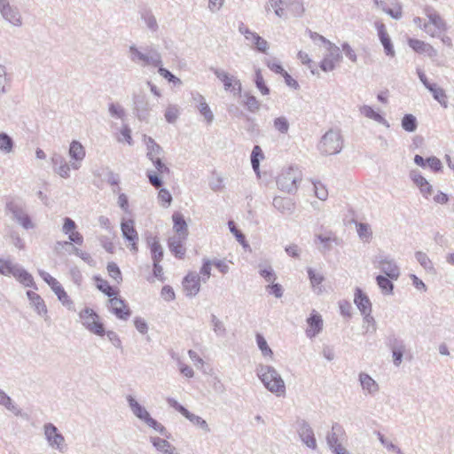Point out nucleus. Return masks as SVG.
Masks as SVG:
<instances>
[{
	"label": "nucleus",
	"mask_w": 454,
	"mask_h": 454,
	"mask_svg": "<svg viewBox=\"0 0 454 454\" xmlns=\"http://www.w3.org/2000/svg\"><path fill=\"white\" fill-rule=\"evenodd\" d=\"M51 162L57 175L65 179L70 177V166L61 154L54 153L51 157Z\"/></svg>",
	"instance_id": "obj_20"
},
{
	"label": "nucleus",
	"mask_w": 454,
	"mask_h": 454,
	"mask_svg": "<svg viewBox=\"0 0 454 454\" xmlns=\"http://www.w3.org/2000/svg\"><path fill=\"white\" fill-rule=\"evenodd\" d=\"M82 325L90 333L103 336L105 335L104 325L98 321V315L90 308H85L79 313Z\"/></svg>",
	"instance_id": "obj_7"
},
{
	"label": "nucleus",
	"mask_w": 454,
	"mask_h": 454,
	"mask_svg": "<svg viewBox=\"0 0 454 454\" xmlns=\"http://www.w3.org/2000/svg\"><path fill=\"white\" fill-rule=\"evenodd\" d=\"M109 114L117 119H123L125 117L124 108L118 103H110L108 106Z\"/></svg>",
	"instance_id": "obj_60"
},
{
	"label": "nucleus",
	"mask_w": 454,
	"mask_h": 454,
	"mask_svg": "<svg viewBox=\"0 0 454 454\" xmlns=\"http://www.w3.org/2000/svg\"><path fill=\"white\" fill-rule=\"evenodd\" d=\"M0 14L4 20L15 27L22 26V18L17 6L8 4L0 9Z\"/></svg>",
	"instance_id": "obj_22"
},
{
	"label": "nucleus",
	"mask_w": 454,
	"mask_h": 454,
	"mask_svg": "<svg viewBox=\"0 0 454 454\" xmlns=\"http://www.w3.org/2000/svg\"><path fill=\"white\" fill-rule=\"evenodd\" d=\"M309 328L306 330V335L309 338H314L323 329V319L322 317L315 310L310 314L307 319Z\"/></svg>",
	"instance_id": "obj_24"
},
{
	"label": "nucleus",
	"mask_w": 454,
	"mask_h": 454,
	"mask_svg": "<svg viewBox=\"0 0 454 454\" xmlns=\"http://www.w3.org/2000/svg\"><path fill=\"white\" fill-rule=\"evenodd\" d=\"M192 102L195 104V107L199 110L200 114L205 118L207 124H211L214 121V114L207 105L205 98L197 91L191 93Z\"/></svg>",
	"instance_id": "obj_19"
},
{
	"label": "nucleus",
	"mask_w": 454,
	"mask_h": 454,
	"mask_svg": "<svg viewBox=\"0 0 454 454\" xmlns=\"http://www.w3.org/2000/svg\"><path fill=\"white\" fill-rule=\"evenodd\" d=\"M408 45L417 53L422 54L425 53L426 49L428 47L429 43L419 39L410 38L408 40Z\"/></svg>",
	"instance_id": "obj_58"
},
{
	"label": "nucleus",
	"mask_w": 454,
	"mask_h": 454,
	"mask_svg": "<svg viewBox=\"0 0 454 454\" xmlns=\"http://www.w3.org/2000/svg\"><path fill=\"white\" fill-rule=\"evenodd\" d=\"M27 295L28 300L30 301V303L34 306L35 311L39 315H46L47 314L48 310H47L45 302L38 294H36L33 291H27Z\"/></svg>",
	"instance_id": "obj_34"
},
{
	"label": "nucleus",
	"mask_w": 454,
	"mask_h": 454,
	"mask_svg": "<svg viewBox=\"0 0 454 454\" xmlns=\"http://www.w3.org/2000/svg\"><path fill=\"white\" fill-rule=\"evenodd\" d=\"M127 401L133 414L142 421H145L150 416L146 409L139 404L132 395H128Z\"/></svg>",
	"instance_id": "obj_35"
},
{
	"label": "nucleus",
	"mask_w": 454,
	"mask_h": 454,
	"mask_svg": "<svg viewBox=\"0 0 454 454\" xmlns=\"http://www.w3.org/2000/svg\"><path fill=\"white\" fill-rule=\"evenodd\" d=\"M343 138L339 129H331L321 137L317 148L323 155H334L340 153Z\"/></svg>",
	"instance_id": "obj_3"
},
{
	"label": "nucleus",
	"mask_w": 454,
	"mask_h": 454,
	"mask_svg": "<svg viewBox=\"0 0 454 454\" xmlns=\"http://www.w3.org/2000/svg\"><path fill=\"white\" fill-rule=\"evenodd\" d=\"M307 272L312 287L319 286L325 280L324 276L316 272L312 268H308Z\"/></svg>",
	"instance_id": "obj_62"
},
{
	"label": "nucleus",
	"mask_w": 454,
	"mask_h": 454,
	"mask_svg": "<svg viewBox=\"0 0 454 454\" xmlns=\"http://www.w3.org/2000/svg\"><path fill=\"white\" fill-rule=\"evenodd\" d=\"M375 27L377 28L378 35L381 44L383 45L386 55L391 58L395 57V52L394 50V46L391 38L387 32L385 25L381 22L377 21L375 22Z\"/></svg>",
	"instance_id": "obj_21"
},
{
	"label": "nucleus",
	"mask_w": 454,
	"mask_h": 454,
	"mask_svg": "<svg viewBox=\"0 0 454 454\" xmlns=\"http://www.w3.org/2000/svg\"><path fill=\"white\" fill-rule=\"evenodd\" d=\"M247 41L250 42L251 46L259 52L266 53L269 49L268 42L255 32L252 33Z\"/></svg>",
	"instance_id": "obj_41"
},
{
	"label": "nucleus",
	"mask_w": 454,
	"mask_h": 454,
	"mask_svg": "<svg viewBox=\"0 0 454 454\" xmlns=\"http://www.w3.org/2000/svg\"><path fill=\"white\" fill-rule=\"evenodd\" d=\"M356 228L359 238L364 242H369L372 237L370 225L368 223H358Z\"/></svg>",
	"instance_id": "obj_55"
},
{
	"label": "nucleus",
	"mask_w": 454,
	"mask_h": 454,
	"mask_svg": "<svg viewBox=\"0 0 454 454\" xmlns=\"http://www.w3.org/2000/svg\"><path fill=\"white\" fill-rule=\"evenodd\" d=\"M211 324L213 331L216 335L224 336L226 334V328L223 323L214 314L211 315Z\"/></svg>",
	"instance_id": "obj_59"
},
{
	"label": "nucleus",
	"mask_w": 454,
	"mask_h": 454,
	"mask_svg": "<svg viewBox=\"0 0 454 454\" xmlns=\"http://www.w3.org/2000/svg\"><path fill=\"white\" fill-rule=\"evenodd\" d=\"M121 230L122 232L123 238L129 242L130 250L136 254L138 251L137 242H138V233L135 229L134 221L123 220L121 223Z\"/></svg>",
	"instance_id": "obj_14"
},
{
	"label": "nucleus",
	"mask_w": 454,
	"mask_h": 454,
	"mask_svg": "<svg viewBox=\"0 0 454 454\" xmlns=\"http://www.w3.org/2000/svg\"><path fill=\"white\" fill-rule=\"evenodd\" d=\"M184 292L188 297H194L200 290V276L195 272H189L182 282Z\"/></svg>",
	"instance_id": "obj_15"
},
{
	"label": "nucleus",
	"mask_w": 454,
	"mask_h": 454,
	"mask_svg": "<svg viewBox=\"0 0 454 454\" xmlns=\"http://www.w3.org/2000/svg\"><path fill=\"white\" fill-rule=\"evenodd\" d=\"M148 247H150L153 262H161L163 258V248L160 244L157 237H148L146 239Z\"/></svg>",
	"instance_id": "obj_29"
},
{
	"label": "nucleus",
	"mask_w": 454,
	"mask_h": 454,
	"mask_svg": "<svg viewBox=\"0 0 454 454\" xmlns=\"http://www.w3.org/2000/svg\"><path fill=\"white\" fill-rule=\"evenodd\" d=\"M380 270L391 279L396 280L400 276V269L394 259L387 255L378 257Z\"/></svg>",
	"instance_id": "obj_18"
},
{
	"label": "nucleus",
	"mask_w": 454,
	"mask_h": 454,
	"mask_svg": "<svg viewBox=\"0 0 454 454\" xmlns=\"http://www.w3.org/2000/svg\"><path fill=\"white\" fill-rule=\"evenodd\" d=\"M254 82L262 95L267 96L270 94V88L266 85L260 68L255 69Z\"/></svg>",
	"instance_id": "obj_51"
},
{
	"label": "nucleus",
	"mask_w": 454,
	"mask_h": 454,
	"mask_svg": "<svg viewBox=\"0 0 454 454\" xmlns=\"http://www.w3.org/2000/svg\"><path fill=\"white\" fill-rule=\"evenodd\" d=\"M424 12L429 22L423 24V30L430 36L440 37V34L448 30L447 23L432 6H426Z\"/></svg>",
	"instance_id": "obj_5"
},
{
	"label": "nucleus",
	"mask_w": 454,
	"mask_h": 454,
	"mask_svg": "<svg viewBox=\"0 0 454 454\" xmlns=\"http://www.w3.org/2000/svg\"><path fill=\"white\" fill-rule=\"evenodd\" d=\"M256 343L263 356L272 357L273 352L261 333L256 334Z\"/></svg>",
	"instance_id": "obj_57"
},
{
	"label": "nucleus",
	"mask_w": 454,
	"mask_h": 454,
	"mask_svg": "<svg viewBox=\"0 0 454 454\" xmlns=\"http://www.w3.org/2000/svg\"><path fill=\"white\" fill-rule=\"evenodd\" d=\"M255 372L268 391L275 394L277 396L285 395V382L273 366L260 364L256 366Z\"/></svg>",
	"instance_id": "obj_1"
},
{
	"label": "nucleus",
	"mask_w": 454,
	"mask_h": 454,
	"mask_svg": "<svg viewBox=\"0 0 454 454\" xmlns=\"http://www.w3.org/2000/svg\"><path fill=\"white\" fill-rule=\"evenodd\" d=\"M144 142L146 146V157L150 160L163 156L164 151L162 147L159 144H157L153 137L145 135Z\"/></svg>",
	"instance_id": "obj_26"
},
{
	"label": "nucleus",
	"mask_w": 454,
	"mask_h": 454,
	"mask_svg": "<svg viewBox=\"0 0 454 454\" xmlns=\"http://www.w3.org/2000/svg\"><path fill=\"white\" fill-rule=\"evenodd\" d=\"M94 279L96 281L98 289L107 295L110 299L117 294L118 292L115 291L106 280L103 279L99 276H95Z\"/></svg>",
	"instance_id": "obj_43"
},
{
	"label": "nucleus",
	"mask_w": 454,
	"mask_h": 454,
	"mask_svg": "<svg viewBox=\"0 0 454 454\" xmlns=\"http://www.w3.org/2000/svg\"><path fill=\"white\" fill-rule=\"evenodd\" d=\"M141 19L152 32H156L159 29V26L155 16L151 10H144L141 12Z\"/></svg>",
	"instance_id": "obj_44"
},
{
	"label": "nucleus",
	"mask_w": 454,
	"mask_h": 454,
	"mask_svg": "<svg viewBox=\"0 0 454 454\" xmlns=\"http://www.w3.org/2000/svg\"><path fill=\"white\" fill-rule=\"evenodd\" d=\"M301 180V173L297 167H289L283 170L277 178L278 188L288 193L296 192L298 183Z\"/></svg>",
	"instance_id": "obj_6"
},
{
	"label": "nucleus",
	"mask_w": 454,
	"mask_h": 454,
	"mask_svg": "<svg viewBox=\"0 0 454 454\" xmlns=\"http://www.w3.org/2000/svg\"><path fill=\"white\" fill-rule=\"evenodd\" d=\"M428 90L431 92L434 100H436L443 108L448 107V96L445 90L439 87L436 83H434Z\"/></svg>",
	"instance_id": "obj_38"
},
{
	"label": "nucleus",
	"mask_w": 454,
	"mask_h": 454,
	"mask_svg": "<svg viewBox=\"0 0 454 454\" xmlns=\"http://www.w3.org/2000/svg\"><path fill=\"white\" fill-rule=\"evenodd\" d=\"M359 381L362 388L370 395H375L380 387L378 383L367 373H359Z\"/></svg>",
	"instance_id": "obj_30"
},
{
	"label": "nucleus",
	"mask_w": 454,
	"mask_h": 454,
	"mask_svg": "<svg viewBox=\"0 0 454 454\" xmlns=\"http://www.w3.org/2000/svg\"><path fill=\"white\" fill-rule=\"evenodd\" d=\"M109 304L110 311L115 315L117 318L125 321L129 319L131 315V310L129 309L125 300L114 296L113 298L109 299Z\"/></svg>",
	"instance_id": "obj_17"
},
{
	"label": "nucleus",
	"mask_w": 454,
	"mask_h": 454,
	"mask_svg": "<svg viewBox=\"0 0 454 454\" xmlns=\"http://www.w3.org/2000/svg\"><path fill=\"white\" fill-rule=\"evenodd\" d=\"M354 302L357 309L360 310L361 314L367 311H372V302L369 297L359 287L356 288Z\"/></svg>",
	"instance_id": "obj_28"
},
{
	"label": "nucleus",
	"mask_w": 454,
	"mask_h": 454,
	"mask_svg": "<svg viewBox=\"0 0 454 454\" xmlns=\"http://www.w3.org/2000/svg\"><path fill=\"white\" fill-rule=\"evenodd\" d=\"M272 206L282 215H291L295 210V203L292 199L286 197H274Z\"/></svg>",
	"instance_id": "obj_23"
},
{
	"label": "nucleus",
	"mask_w": 454,
	"mask_h": 454,
	"mask_svg": "<svg viewBox=\"0 0 454 454\" xmlns=\"http://www.w3.org/2000/svg\"><path fill=\"white\" fill-rule=\"evenodd\" d=\"M380 7L384 12L391 16L395 20H400L403 15L402 6L400 4H396L394 8H389L387 6L386 3L381 2Z\"/></svg>",
	"instance_id": "obj_56"
},
{
	"label": "nucleus",
	"mask_w": 454,
	"mask_h": 454,
	"mask_svg": "<svg viewBox=\"0 0 454 454\" xmlns=\"http://www.w3.org/2000/svg\"><path fill=\"white\" fill-rule=\"evenodd\" d=\"M388 277L379 275L376 277V282L379 287L381 289L383 294H392L394 290V284Z\"/></svg>",
	"instance_id": "obj_45"
},
{
	"label": "nucleus",
	"mask_w": 454,
	"mask_h": 454,
	"mask_svg": "<svg viewBox=\"0 0 454 454\" xmlns=\"http://www.w3.org/2000/svg\"><path fill=\"white\" fill-rule=\"evenodd\" d=\"M150 441L155 449L163 454H173L176 450L175 447L165 439L155 436L151 437Z\"/></svg>",
	"instance_id": "obj_37"
},
{
	"label": "nucleus",
	"mask_w": 454,
	"mask_h": 454,
	"mask_svg": "<svg viewBox=\"0 0 454 454\" xmlns=\"http://www.w3.org/2000/svg\"><path fill=\"white\" fill-rule=\"evenodd\" d=\"M43 431L45 439L48 442V444L60 452H64L67 446L65 444V438L62 434H60L55 425L52 423H46L43 426Z\"/></svg>",
	"instance_id": "obj_11"
},
{
	"label": "nucleus",
	"mask_w": 454,
	"mask_h": 454,
	"mask_svg": "<svg viewBox=\"0 0 454 454\" xmlns=\"http://www.w3.org/2000/svg\"><path fill=\"white\" fill-rule=\"evenodd\" d=\"M264 158L262 150L259 145H254L251 153V165L254 171L259 175L260 160Z\"/></svg>",
	"instance_id": "obj_46"
},
{
	"label": "nucleus",
	"mask_w": 454,
	"mask_h": 454,
	"mask_svg": "<svg viewBox=\"0 0 454 454\" xmlns=\"http://www.w3.org/2000/svg\"><path fill=\"white\" fill-rule=\"evenodd\" d=\"M361 114L365 116L368 119L373 120L376 122L384 125L387 128H389L388 121L379 113L375 112L372 106L364 105L359 108Z\"/></svg>",
	"instance_id": "obj_31"
},
{
	"label": "nucleus",
	"mask_w": 454,
	"mask_h": 454,
	"mask_svg": "<svg viewBox=\"0 0 454 454\" xmlns=\"http://www.w3.org/2000/svg\"><path fill=\"white\" fill-rule=\"evenodd\" d=\"M18 281L25 286L37 289V286L34 281L33 276L26 270L22 271L21 275H19Z\"/></svg>",
	"instance_id": "obj_63"
},
{
	"label": "nucleus",
	"mask_w": 454,
	"mask_h": 454,
	"mask_svg": "<svg viewBox=\"0 0 454 454\" xmlns=\"http://www.w3.org/2000/svg\"><path fill=\"white\" fill-rule=\"evenodd\" d=\"M240 97L243 98L242 104L248 112L255 114L260 110V101L250 92L246 91L243 95L241 94Z\"/></svg>",
	"instance_id": "obj_36"
},
{
	"label": "nucleus",
	"mask_w": 454,
	"mask_h": 454,
	"mask_svg": "<svg viewBox=\"0 0 454 454\" xmlns=\"http://www.w3.org/2000/svg\"><path fill=\"white\" fill-rule=\"evenodd\" d=\"M228 226L230 231L236 237L237 240L244 247H247L248 244L246 241L245 235L236 227L233 221H229Z\"/></svg>",
	"instance_id": "obj_61"
},
{
	"label": "nucleus",
	"mask_w": 454,
	"mask_h": 454,
	"mask_svg": "<svg viewBox=\"0 0 454 454\" xmlns=\"http://www.w3.org/2000/svg\"><path fill=\"white\" fill-rule=\"evenodd\" d=\"M343 427L339 423H334L332 426V430L326 436L327 444L333 450H336L337 446H342L339 443V435L343 434Z\"/></svg>",
	"instance_id": "obj_32"
},
{
	"label": "nucleus",
	"mask_w": 454,
	"mask_h": 454,
	"mask_svg": "<svg viewBox=\"0 0 454 454\" xmlns=\"http://www.w3.org/2000/svg\"><path fill=\"white\" fill-rule=\"evenodd\" d=\"M38 274L51 286V290L58 296L59 301L68 309H71L74 302L64 290L61 284L43 270H39Z\"/></svg>",
	"instance_id": "obj_9"
},
{
	"label": "nucleus",
	"mask_w": 454,
	"mask_h": 454,
	"mask_svg": "<svg viewBox=\"0 0 454 454\" xmlns=\"http://www.w3.org/2000/svg\"><path fill=\"white\" fill-rule=\"evenodd\" d=\"M328 53L321 60L319 67L324 72L333 71L336 63L340 62L342 59V55L340 48L334 43H330L326 46Z\"/></svg>",
	"instance_id": "obj_13"
},
{
	"label": "nucleus",
	"mask_w": 454,
	"mask_h": 454,
	"mask_svg": "<svg viewBox=\"0 0 454 454\" xmlns=\"http://www.w3.org/2000/svg\"><path fill=\"white\" fill-rule=\"evenodd\" d=\"M68 153L74 160H83L86 155L84 147L76 140L71 142Z\"/></svg>",
	"instance_id": "obj_40"
},
{
	"label": "nucleus",
	"mask_w": 454,
	"mask_h": 454,
	"mask_svg": "<svg viewBox=\"0 0 454 454\" xmlns=\"http://www.w3.org/2000/svg\"><path fill=\"white\" fill-rule=\"evenodd\" d=\"M14 142L12 138L6 133H0V151L4 153H9L12 151Z\"/></svg>",
	"instance_id": "obj_53"
},
{
	"label": "nucleus",
	"mask_w": 454,
	"mask_h": 454,
	"mask_svg": "<svg viewBox=\"0 0 454 454\" xmlns=\"http://www.w3.org/2000/svg\"><path fill=\"white\" fill-rule=\"evenodd\" d=\"M144 52L141 51L136 45H130L129 48V59L137 65L143 67L152 66L159 67L162 64L161 55L153 47L146 46L144 49Z\"/></svg>",
	"instance_id": "obj_2"
},
{
	"label": "nucleus",
	"mask_w": 454,
	"mask_h": 454,
	"mask_svg": "<svg viewBox=\"0 0 454 454\" xmlns=\"http://www.w3.org/2000/svg\"><path fill=\"white\" fill-rule=\"evenodd\" d=\"M298 434L301 442L309 449H317V441L315 438L314 431L306 420L298 422L297 428Z\"/></svg>",
	"instance_id": "obj_16"
},
{
	"label": "nucleus",
	"mask_w": 454,
	"mask_h": 454,
	"mask_svg": "<svg viewBox=\"0 0 454 454\" xmlns=\"http://www.w3.org/2000/svg\"><path fill=\"white\" fill-rule=\"evenodd\" d=\"M402 128L407 132H414L418 128L416 117L411 114H406L402 118Z\"/></svg>",
	"instance_id": "obj_49"
},
{
	"label": "nucleus",
	"mask_w": 454,
	"mask_h": 454,
	"mask_svg": "<svg viewBox=\"0 0 454 454\" xmlns=\"http://www.w3.org/2000/svg\"><path fill=\"white\" fill-rule=\"evenodd\" d=\"M12 74L7 73L6 67L0 64V94H6L12 86Z\"/></svg>",
	"instance_id": "obj_39"
},
{
	"label": "nucleus",
	"mask_w": 454,
	"mask_h": 454,
	"mask_svg": "<svg viewBox=\"0 0 454 454\" xmlns=\"http://www.w3.org/2000/svg\"><path fill=\"white\" fill-rule=\"evenodd\" d=\"M211 72L219 79L226 91L233 93L234 96H241L242 84L241 82L234 75H230L227 72L223 69L210 67Z\"/></svg>",
	"instance_id": "obj_10"
},
{
	"label": "nucleus",
	"mask_w": 454,
	"mask_h": 454,
	"mask_svg": "<svg viewBox=\"0 0 454 454\" xmlns=\"http://www.w3.org/2000/svg\"><path fill=\"white\" fill-rule=\"evenodd\" d=\"M5 210L12 214V220L18 223L26 230H31L35 228L30 216L25 210L24 203L15 198H7L5 203Z\"/></svg>",
	"instance_id": "obj_4"
},
{
	"label": "nucleus",
	"mask_w": 454,
	"mask_h": 454,
	"mask_svg": "<svg viewBox=\"0 0 454 454\" xmlns=\"http://www.w3.org/2000/svg\"><path fill=\"white\" fill-rule=\"evenodd\" d=\"M172 220L174 223L173 229L176 231L175 236H181L183 239H187L189 232L184 215L180 212H174Z\"/></svg>",
	"instance_id": "obj_27"
},
{
	"label": "nucleus",
	"mask_w": 454,
	"mask_h": 454,
	"mask_svg": "<svg viewBox=\"0 0 454 454\" xmlns=\"http://www.w3.org/2000/svg\"><path fill=\"white\" fill-rule=\"evenodd\" d=\"M385 343L392 352L393 364L396 367L400 366L407 350L404 340L395 333H392L386 337Z\"/></svg>",
	"instance_id": "obj_8"
},
{
	"label": "nucleus",
	"mask_w": 454,
	"mask_h": 454,
	"mask_svg": "<svg viewBox=\"0 0 454 454\" xmlns=\"http://www.w3.org/2000/svg\"><path fill=\"white\" fill-rule=\"evenodd\" d=\"M335 235L330 233L329 235L317 234L315 236V242L319 241L323 244L322 253L329 252L332 249L331 243L336 242Z\"/></svg>",
	"instance_id": "obj_47"
},
{
	"label": "nucleus",
	"mask_w": 454,
	"mask_h": 454,
	"mask_svg": "<svg viewBox=\"0 0 454 454\" xmlns=\"http://www.w3.org/2000/svg\"><path fill=\"white\" fill-rule=\"evenodd\" d=\"M164 116L168 123H174L179 116V110L177 106L174 105L168 106L165 111Z\"/></svg>",
	"instance_id": "obj_64"
},
{
	"label": "nucleus",
	"mask_w": 454,
	"mask_h": 454,
	"mask_svg": "<svg viewBox=\"0 0 454 454\" xmlns=\"http://www.w3.org/2000/svg\"><path fill=\"white\" fill-rule=\"evenodd\" d=\"M286 6L294 17H301L305 12L301 0H289L286 3Z\"/></svg>",
	"instance_id": "obj_48"
},
{
	"label": "nucleus",
	"mask_w": 454,
	"mask_h": 454,
	"mask_svg": "<svg viewBox=\"0 0 454 454\" xmlns=\"http://www.w3.org/2000/svg\"><path fill=\"white\" fill-rule=\"evenodd\" d=\"M184 417L186 418L191 423H192L194 426L200 427L204 432L208 433L210 432L209 426L207 422L201 417L192 413L187 410V411L184 414Z\"/></svg>",
	"instance_id": "obj_42"
},
{
	"label": "nucleus",
	"mask_w": 454,
	"mask_h": 454,
	"mask_svg": "<svg viewBox=\"0 0 454 454\" xmlns=\"http://www.w3.org/2000/svg\"><path fill=\"white\" fill-rule=\"evenodd\" d=\"M273 127L280 134L286 135L288 133L290 123L286 116H279L273 120Z\"/></svg>",
	"instance_id": "obj_52"
},
{
	"label": "nucleus",
	"mask_w": 454,
	"mask_h": 454,
	"mask_svg": "<svg viewBox=\"0 0 454 454\" xmlns=\"http://www.w3.org/2000/svg\"><path fill=\"white\" fill-rule=\"evenodd\" d=\"M186 239L181 236H173L168 239V247L170 252L178 259H183L185 255L186 248L184 247V242Z\"/></svg>",
	"instance_id": "obj_25"
},
{
	"label": "nucleus",
	"mask_w": 454,
	"mask_h": 454,
	"mask_svg": "<svg viewBox=\"0 0 454 454\" xmlns=\"http://www.w3.org/2000/svg\"><path fill=\"white\" fill-rule=\"evenodd\" d=\"M133 106L136 117L141 121H148L152 107L147 97L145 94H135L133 96Z\"/></svg>",
	"instance_id": "obj_12"
},
{
	"label": "nucleus",
	"mask_w": 454,
	"mask_h": 454,
	"mask_svg": "<svg viewBox=\"0 0 454 454\" xmlns=\"http://www.w3.org/2000/svg\"><path fill=\"white\" fill-rule=\"evenodd\" d=\"M0 405L4 406L7 411L15 416H21V409L12 401V399L0 388Z\"/></svg>",
	"instance_id": "obj_33"
},
{
	"label": "nucleus",
	"mask_w": 454,
	"mask_h": 454,
	"mask_svg": "<svg viewBox=\"0 0 454 454\" xmlns=\"http://www.w3.org/2000/svg\"><path fill=\"white\" fill-rule=\"evenodd\" d=\"M415 258L418 262L428 272H434V267L431 259L427 256V254L422 251H417L415 253Z\"/></svg>",
	"instance_id": "obj_50"
},
{
	"label": "nucleus",
	"mask_w": 454,
	"mask_h": 454,
	"mask_svg": "<svg viewBox=\"0 0 454 454\" xmlns=\"http://www.w3.org/2000/svg\"><path fill=\"white\" fill-rule=\"evenodd\" d=\"M68 239H69V242L68 241H58L56 245L59 247H70L71 243H74V244H77L80 246L82 245V243H83L82 235L80 232L75 231H74L68 234Z\"/></svg>",
	"instance_id": "obj_54"
}]
</instances>
